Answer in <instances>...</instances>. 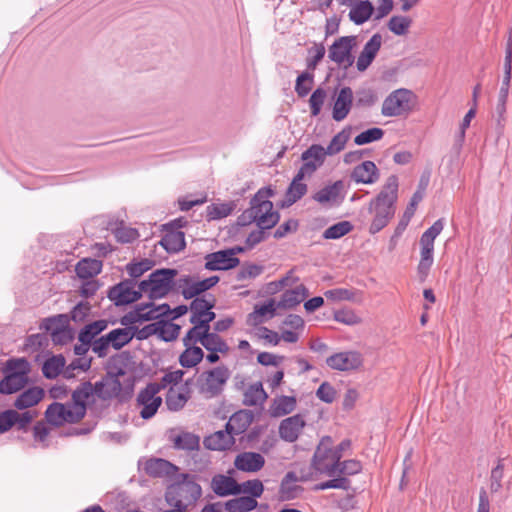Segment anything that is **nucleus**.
<instances>
[{
	"mask_svg": "<svg viewBox=\"0 0 512 512\" xmlns=\"http://www.w3.org/2000/svg\"><path fill=\"white\" fill-rule=\"evenodd\" d=\"M339 465V455L336 450L332 449V438L324 436L315 448L310 466L300 469L299 472L292 471L287 473L281 484V492L282 494L285 493V488L290 482H305L316 480L323 476H336Z\"/></svg>",
	"mask_w": 512,
	"mask_h": 512,
	"instance_id": "obj_1",
	"label": "nucleus"
},
{
	"mask_svg": "<svg viewBox=\"0 0 512 512\" xmlns=\"http://www.w3.org/2000/svg\"><path fill=\"white\" fill-rule=\"evenodd\" d=\"M398 198V178L391 175L387 178L380 193L371 200L369 212L373 215L369 232L375 234L388 225L395 213L394 204Z\"/></svg>",
	"mask_w": 512,
	"mask_h": 512,
	"instance_id": "obj_2",
	"label": "nucleus"
},
{
	"mask_svg": "<svg viewBox=\"0 0 512 512\" xmlns=\"http://www.w3.org/2000/svg\"><path fill=\"white\" fill-rule=\"evenodd\" d=\"M270 285L275 286L274 290L285 289L278 302V307L284 309L296 307L309 294L306 286L300 283L299 277L294 274V270H290L284 277L277 282H272Z\"/></svg>",
	"mask_w": 512,
	"mask_h": 512,
	"instance_id": "obj_3",
	"label": "nucleus"
},
{
	"mask_svg": "<svg viewBox=\"0 0 512 512\" xmlns=\"http://www.w3.org/2000/svg\"><path fill=\"white\" fill-rule=\"evenodd\" d=\"M188 311V307L185 305H180L173 310H170L169 305H155L153 302L147 304H141L135 307V309L129 312L122 320L123 324L128 323H137L143 321H149L158 319L161 316H165L167 314L171 315L172 319H176Z\"/></svg>",
	"mask_w": 512,
	"mask_h": 512,
	"instance_id": "obj_4",
	"label": "nucleus"
},
{
	"mask_svg": "<svg viewBox=\"0 0 512 512\" xmlns=\"http://www.w3.org/2000/svg\"><path fill=\"white\" fill-rule=\"evenodd\" d=\"M272 196L273 191L270 188H262L251 200L255 222L261 229H270L279 221V214L273 211V203L269 200Z\"/></svg>",
	"mask_w": 512,
	"mask_h": 512,
	"instance_id": "obj_5",
	"label": "nucleus"
},
{
	"mask_svg": "<svg viewBox=\"0 0 512 512\" xmlns=\"http://www.w3.org/2000/svg\"><path fill=\"white\" fill-rule=\"evenodd\" d=\"M417 104V96L408 89H397L383 101L381 113L386 117L406 116Z\"/></svg>",
	"mask_w": 512,
	"mask_h": 512,
	"instance_id": "obj_6",
	"label": "nucleus"
},
{
	"mask_svg": "<svg viewBox=\"0 0 512 512\" xmlns=\"http://www.w3.org/2000/svg\"><path fill=\"white\" fill-rule=\"evenodd\" d=\"M86 413V407L72 402L50 404L45 412L48 423L60 427L66 423L73 424L79 422Z\"/></svg>",
	"mask_w": 512,
	"mask_h": 512,
	"instance_id": "obj_7",
	"label": "nucleus"
},
{
	"mask_svg": "<svg viewBox=\"0 0 512 512\" xmlns=\"http://www.w3.org/2000/svg\"><path fill=\"white\" fill-rule=\"evenodd\" d=\"M176 275L174 269H159L151 273L148 280L140 282V287L150 299L162 298L173 288Z\"/></svg>",
	"mask_w": 512,
	"mask_h": 512,
	"instance_id": "obj_8",
	"label": "nucleus"
},
{
	"mask_svg": "<svg viewBox=\"0 0 512 512\" xmlns=\"http://www.w3.org/2000/svg\"><path fill=\"white\" fill-rule=\"evenodd\" d=\"M442 220H437L420 237V261L418 263V273L425 279L433 264L434 241L443 230Z\"/></svg>",
	"mask_w": 512,
	"mask_h": 512,
	"instance_id": "obj_9",
	"label": "nucleus"
},
{
	"mask_svg": "<svg viewBox=\"0 0 512 512\" xmlns=\"http://www.w3.org/2000/svg\"><path fill=\"white\" fill-rule=\"evenodd\" d=\"M134 336L135 330L132 327L117 328L96 339L92 343V350L99 357H104L108 354L110 348L119 350L127 345Z\"/></svg>",
	"mask_w": 512,
	"mask_h": 512,
	"instance_id": "obj_10",
	"label": "nucleus"
},
{
	"mask_svg": "<svg viewBox=\"0 0 512 512\" xmlns=\"http://www.w3.org/2000/svg\"><path fill=\"white\" fill-rule=\"evenodd\" d=\"M230 377L227 367L219 366L203 372L199 379V390L206 397L211 398L219 395Z\"/></svg>",
	"mask_w": 512,
	"mask_h": 512,
	"instance_id": "obj_11",
	"label": "nucleus"
},
{
	"mask_svg": "<svg viewBox=\"0 0 512 512\" xmlns=\"http://www.w3.org/2000/svg\"><path fill=\"white\" fill-rule=\"evenodd\" d=\"M182 342L184 350L179 355V364L186 369L196 367L205 357L203 339H198V337L186 333Z\"/></svg>",
	"mask_w": 512,
	"mask_h": 512,
	"instance_id": "obj_12",
	"label": "nucleus"
},
{
	"mask_svg": "<svg viewBox=\"0 0 512 512\" xmlns=\"http://www.w3.org/2000/svg\"><path fill=\"white\" fill-rule=\"evenodd\" d=\"M357 41L355 36H343L334 41L328 51L331 61L344 68L351 67L354 63L353 49Z\"/></svg>",
	"mask_w": 512,
	"mask_h": 512,
	"instance_id": "obj_13",
	"label": "nucleus"
},
{
	"mask_svg": "<svg viewBox=\"0 0 512 512\" xmlns=\"http://www.w3.org/2000/svg\"><path fill=\"white\" fill-rule=\"evenodd\" d=\"M41 328L50 333L54 344H67L74 337L73 330L69 327V318L64 314L44 319Z\"/></svg>",
	"mask_w": 512,
	"mask_h": 512,
	"instance_id": "obj_14",
	"label": "nucleus"
},
{
	"mask_svg": "<svg viewBox=\"0 0 512 512\" xmlns=\"http://www.w3.org/2000/svg\"><path fill=\"white\" fill-rule=\"evenodd\" d=\"M242 251L243 248L234 247L207 254L205 256V268L210 271L233 269L240 263L236 254Z\"/></svg>",
	"mask_w": 512,
	"mask_h": 512,
	"instance_id": "obj_15",
	"label": "nucleus"
},
{
	"mask_svg": "<svg viewBox=\"0 0 512 512\" xmlns=\"http://www.w3.org/2000/svg\"><path fill=\"white\" fill-rule=\"evenodd\" d=\"M159 391L157 384H149L139 392L137 406L140 408V416L143 419L153 417L161 406L162 398L158 395Z\"/></svg>",
	"mask_w": 512,
	"mask_h": 512,
	"instance_id": "obj_16",
	"label": "nucleus"
},
{
	"mask_svg": "<svg viewBox=\"0 0 512 512\" xmlns=\"http://www.w3.org/2000/svg\"><path fill=\"white\" fill-rule=\"evenodd\" d=\"M143 290L140 284L136 286L131 281H123L111 288L109 291V298L114 301L116 305H127L137 301Z\"/></svg>",
	"mask_w": 512,
	"mask_h": 512,
	"instance_id": "obj_17",
	"label": "nucleus"
},
{
	"mask_svg": "<svg viewBox=\"0 0 512 512\" xmlns=\"http://www.w3.org/2000/svg\"><path fill=\"white\" fill-rule=\"evenodd\" d=\"M329 368L338 371H351L363 365V358L359 352L344 351L335 353L326 359Z\"/></svg>",
	"mask_w": 512,
	"mask_h": 512,
	"instance_id": "obj_18",
	"label": "nucleus"
},
{
	"mask_svg": "<svg viewBox=\"0 0 512 512\" xmlns=\"http://www.w3.org/2000/svg\"><path fill=\"white\" fill-rule=\"evenodd\" d=\"M306 426V421L303 416L296 414L283 419L278 427L279 437L289 443L298 440Z\"/></svg>",
	"mask_w": 512,
	"mask_h": 512,
	"instance_id": "obj_19",
	"label": "nucleus"
},
{
	"mask_svg": "<svg viewBox=\"0 0 512 512\" xmlns=\"http://www.w3.org/2000/svg\"><path fill=\"white\" fill-rule=\"evenodd\" d=\"M219 282L218 276H211L206 279L198 280L192 277L182 279L180 285L182 294L186 299H191L197 295L211 289Z\"/></svg>",
	"mask_w": 512,
	"mask_h": 512,
	"instance_id": "obj_20",
	"label": "nucleus"
},
{
	"mask_svg": "<svg viewBox=\"0 0 512 512\" xmlns=\"http://www.w3.org/2000/svg\"><path fill=\"white\" fill-rule=\"evenodd\" d=\"M216 315L211 310L205 313L190 316L192 327L186 332L187 334L194 335L198 339L207 338L216 335V332H211L210 323L215 319Z\"/></svg>",
	"mask_w": 512,
	"mask_h": 512,
	"instance_id": "obj_21",
	"label": "nucleus"
},
{
	"mask_svg": "<svg viewBox=\"0 0 512 512\" xmlns=\"http://www.w3.org/2000/svg\"><path fill=\"white\" fill-rule=\"evenodd\" d=\"M326 156H328V153H326L323 146L311 145L302 153L301 158L304 163L300 169L305 171L307 175H312L324 163Z\"/></svg>",
	"mask_w": 512,
	"mask_h": 512,
	"instance_id": "obj_22",
	"label": "nucleus"
},
{
	"mask_svg": "<svg viewBox=\"0 0 512 512\" xmlns=\"http://www.w3.org/2000/svg\"><path fill=\"white\" fill-rule=\"evenodd\" d=\"M95 397L101 400H110L119 395L122 389L117 375L109 374L93 385Z\"/></svg>",
	"mask_w": 512,
	"mask_h": 512,
	"instance_id": "obj_23",
	"label": "nucleus"
},
{
	"mask_svg": "<svg viewBox=\"0 0 512 512\" xmlns=\"http://www.w3.org/2000/svg\"><path fill=\"white\" fill-rule=\"evenodd\" d=\"M203 348L208 352L205 358L210 364L218 362L220 355L225 356L230 350L227 342L218 334L204 338Z\"/></svg>",
	"mask_w": 512,
	"mask_h": 512,
	"instance_id": "obj_24",
	"label": "nucleus"
},
{
	"mask_svg": "<svg viewBox=\"0 0 512 512\" xmlns=\"http://www.w3.org/2000/svg\"><path fill=\"white\" fill-rule=\"evenodd\" d=\"M264 465L265 458L256 452H242L234 460L235 468L243 472L255 473L260 471Z\"/></svg>",
	"mask_w": 512,
	"mask_h": 512,
	"instance_id": "obj_25",
	"label": "nucleus"
},
{
	"mask_svg": "<svg viewBox=\"0 0 512 512\" xmlns=\"http://www.w3.org/2000/svg\"><path fill=\"white\" fill-rule=\"evenodd\" d=\"M353 104V92L349 87L342 88L333 104L332 118L335 121L344 120L349 114Z\"/></svg>",
	"mask_w": 512,
	"mask_h": 512,
	"instance_id": "obj_26",
	"label": "nucleus"
},
{
	"mask_svg": "<svg viewBox=\"0 0 512 512\" xmlns=\"http://www.w3.org/2000/svg\"><path fill=\"white\" fill-rule=\"evenodd\" d=\"M382 45V37L380 34H374L365 44L360 53L356 66L359 71H365L376 57Z\"/></svg>",
	"mask_w": 512,
	"mask_h": 512,
	"instance_id": "obj_27",
	"label": "nucleus"
},
{
	"mask_svg": "<svg viewBox=\"0 0 512 512\" xmlns=\"http://www.w3.org/2000/svg\"><path fill=\"white\" fill-rule=\"evenodd\" d=\"M379 170L374 162L364 161L354 167L351 178L356 183L374 184L379 179Z\"/></svg>",
	"mask_w": 512,
	"mask_h": 512,
	"instance_id": "obj_28",
	"label": "nucleus"
},
{
	"mask_svg": "<svg viewBox=\"0 0 512 512\" xmlns=\"http://www.w3.org/2000/svg\"><path fill=\"white\" fill-rule=\"evenodd\" d=\"M204 446L209 450L223 451L230 449L235 444V439L232 433L227 430H220L205 437L203 441Z\"/></svg>",
	"mask_w": 512,
	"mask_h": 512,
	"instance_id": "obj_29",
	"label": "nucleus"
},
{
	"mask_svg": "<svg viewBox=\"0 0 512 512\" xmlns=\"http://www.w3.org/2000/svg\"><path fill=\"white\" fill-rule=\"evenodd\" d=\"M211 488L216 495L221 497L239 494L238 482L234 478L223 474L215 475L212 478Z\"/></svg>",
	"mask_w": 512,
	"mask_h": 512,
	"instance_id": "obj_30",
	"label": "nucleus"
},
{
	"mask_svg": "<svg viewBox=\"0 0 512 512\" xmlns=\"http://www.w3.org/2000/svg\"><path fill=\"white\" fill-rule=\"evenodd\" d=\"M307 175V173L301 169L297 172L295 177L293 178L291 184L289 185L283 205L290 206L294 204L296 201L301 199L307 192V185L303 183V179Z\"/></svg>",
	"mask_w": 512,
	"mask_h": 512,
	"instance_id": "obj_31",
	"label": "nucleus"
},
{
	"mask_svg": "<svg viewBox=\"0 0 512 512\" xmlns=\"http://www.w3.org/2000/svg\"><path fill=\"white\" fill-rule=\"evenodd\" d=\"M253 421V414L247 410H240L235 412L226 423L225 428L229 430L232 435H240L244 433Z\"/></svg>",
	"mask_w": 512,
	"mask_h": 512,
	"instance_id": "obj_32",
	"label": "nucleus"
},
{
	"mask_svg": "<svg viewBox=\"0 0 512 512\" xmlns=\"http://www.w3.org/2000/svg\"><path fill=\"white\" fill-rule=\"evenodd\" d=\"M276 305L274 300H269L263 305H256L253 312L247 317V323L250 326H258L266 320L274 317Z\"/></svg>",
	"mask_w": 512,
	"mask_h": 512,
	"instance_id": "obj_33",
	"label": "nucleus"
},
{
	"mask_svg": "<svg viewBox=\"0 0 512 512\" xmlns=\"http://www.w3.org/2000/svg\"><path fill=\"white\" fill-rule=\"evenodd\" d=\"M145 470L151 476L162 477L173 475L177 467L167 460L157 458L148 460L145 465Z\"/></svg>",
	"mask_w": 512,
	"mask_h": 512,
	"instance_id": "obj_34",
	"label": "nucleus"
},
{
	"mask_svg": "<svg viewBox=\"0 0 512 512\" xmlns=\"http://www.w3.org/2000/svg\"><path fill=\"white\" fill-rule=\"evenodd\" d=\"M344 188L342 181H336L332 185H328L319 190L315 195L314 199L321 203H337L340 199V194Z\"/></svg>",
	"mask_w": 512,
	"mask_h": 512,
	"instance_id": "obj_35",
	"label": "nucleus"
},
{
	"mask_svg": "<svg viewBox=\"0 0 512 512\" xmlns=\"http://www.w3.org/2000/svg\"><path fill=\"white\" fill-rule=\"evenodd\" d=\"M296 403V398L293 396H278L270 406V413L274 417L287 415L294 411Z\"/></svg>",
	"mask_w": 512,
	"mask_h": 512,
	"instance_id": "obj_36",
	"label": "nucleus"
},
{
	"mask_svg": "<svg viewBox=\"0 0 512 512\" xmlns=\"http://www.w3.org/2000/svg\"><path fill=\"white\" fill-rule=\"evenodd\" d=\"M44 396L43 389L32 387L18 396L14 405L17 409H26L38 404Z\"/></svg>",
	"mask_w": 512,
	"mask_h": 512,
	"instance_id": "obj_37",
	"label": "nucleus"
},
{
	"mask_svg": "<svg viewBox=\"0 0 512 512\" xmlns=\"http://www.w3.org/2000/svg\"><path fill=\"white\" fill-rule=\"evenodd\" d=\"M75 270L79 278L89 279L101 272L102 262L97 259L84 258L77 263Z\"/></svg>",
	"mask_w": 512,
	"mask_h": 512,
	"instance_id": "obj_38",
	"label": "nucleus"
},
{
	"mask_svg": "<svg viewBox=\"0 0 512 512\" xmlns=\"http://www.w3.org/2000/svg\"><path fill=\"white\" fill-rule=\"evenodd\" d=\"M268 398L261 382H256L248 386L244 392L243 402L248 406L263 404Z\"/></svg>",
	"mask_w": 512,
	"mask_h": 512,
	"instance_id": "obj_39",
	"label": "nucleus"
},
{
	"mask_svg": "<svg viewBox=\"0 0 512 512\" xmlns=\"http://www.w3.org/2000/svg\"><path fill=\"white\" fill-rule=\"evenodd\" d=\"M160 244L170 253L179 252L185 247V235L182 231L167 232L161 239Z\"/></svg>",
	"mask_w": 512,
	"mask_h": 512,
	"instance_id": "obj_40",
	"label": "nucleus"
},
{
	"mask_svg": "<svg viewBox=\"0 0 512 512\" xmlns=\"http://www.w3.org/2000/svg\"><path fill=\"white\" fill-rule=\"evenodd\" d=\"M373 11L374 7L370 1H360L351 8L349 17L351 21L359 25L369 20Z\"/></svg>",
	"mask_w": 512,
	"mask_h": 512,
	"instance_id": "obj_41",
	"label": "nucleus"
},
{
	"mask_svg": "<svg viewBox=\"0 0 512 512\" xmlns=\"http://www.w3.org/2000/svg\"><path fill=\"white\" fill-rule=\"evenodd\" d=\"M325 297L332 301H352L359 302L362 299V293L355 289L335 288L324 292Z\"/></svg>",
	"mask_w": 512,
	"mask_h": 512,
	"instance_id": "obj_42",
	"label": "nucleus"
},
{
	"mask_svg": "<svg viewBox=\"0 0 512 512\" xmlns=\"http://www.w3.org/2000/svg\"><path fill=\"white\" fill-rule=\"evenodd\" d=\"M28 382V377L8 373L7 376L0 381V393L12 394L21 390Z\"/></svg>",
	"mask_w": 512,
	"mask_h": 512,
	"instance_id": "obj_43",
	"label": "nucleus"
},
{
	"mask_svg": "<svg viewBox=\"0 0 512 512\" xmlns=\"http://www.w3.org/2000/svg\"><path fill=\"white\" fill-rule=\"evenodd\" d=\"M258 505L257 500L245 496L233 498L225 502L224 508L227 512H250Z\"/></svg>",
	"mask_w": 512,
	"mask_h": 512,
	"instance_id": "obj_44",
	"label": "nucleus"
},
{
	"mask_svg": "<svg viewBox=\"0 0 512 512\" xmlns=\"http://www.w3.org/2000/svg\"><path fill=\"white\" fill-rule=\"evenodd\" d=\"M66 360L62 355H54L48 358L42 367L43 375L48 379L56 378L61 372L64 373Z\"/></svg>",
	"mask_w": 512,
	"mask_h": 512,
	"instance_id": "obj_45",
	"label": "nucleus"
},
{
	"mask_svg": "<svg viewBox=\"0 0 512 512\" xmlns=\"http://www.w3.org/2000/svg\"><path fill=\"white\" fill-rule=\"evenodd\" d=\"M235 209L233 202L212 203L206 207V219L208 221L219 220L229 216Z\"/></svg>",
	"mask_w": 512,
	"mask_h": 512,
	"instance_id": "obj_46",
	"label": "nucleus"
},
{
	"mask_svg": "<svg viewBox=\"0 0 512 512\" xmlns=\"http://www.w3.org/2000/svg\"><path fill=\"white\" fill-rule=\"evenodd\" d=\"M412 22L408 16L394 15L389 19L387 27L394 35L405 36L409 33Z\"/></svg>",
	"mask_w": 512,
	"mask_h": 512,
	"instance_id": "obj_47",
	"label": "nucleus"
},
{
	"mask_svg": "<svg viewBox=\"0 0 512 512\" xmlns=\"http://www.w3.org/2000/svg\"><path fill=\"white\" fill-rule=\"evenodd\" d=\"M106 320H98L93 323L86 325L79 334V340L84 345L87 346L91 343L93 338L101 333L103 330L107 328Z\"/></svg>",
	"mask_w": 512,
	"mask_h": 512,
	"instance_id": "obj_48",
	"label": "nucleus"
},
{
	"mask_svg": "<svg viewBox=\"0 0 512 512\" xmlns=\"http://www.w3.org/2000/svg\"><path fill=\"white\" fill-rule=\"evenodd\" d=\"M350 131V128H344L331 139L330 143L325 148L328 156L336 155L344 150L347 142L350 139Z\"/></svg>",
	"mask_w": 512,
	"mask_h": 512,
	"instance_id": "obj_49",
	"label": "nucleus"
},
{
	"mask_svg": "<svg viewBox=\"0 0 512 512\" xmlns=\"http://www.w3.org/2000/svg\"><path fill=\"white\" fill-rule=\"evenodd\" d=\"M239 494H245V497L260 498L264 492V485L259 479L247 480L243 483H238Z\"/></svg>",
	"mask_w": 512,
	"mask_h": 512,
	"instance_id": "obj_50",
	"label": "nucleus"
},
{
	"mask_svg": "<svg viewBox=\"0 0 512 512\" xmlns=\"http://www.w3.org/2000/svg\"><path fill=\"white\" fill-rule=\"evenodd\" d=\"M199 443V437L189 432H182L174 438V446L178 449L196 450L199 448Z\"/></svg>",
	"mask_w": 512,
	"mask_h": 512,
	"instance_id": "obj_51",
	"label": "nucleus"
},
{
	"mask_svg": "<svg viewBox=\"0 0 512 512\" xmlns=\"http://www.w3.org/2000/svg\"><path fill=\"white\" fill-rule=\"evenodd\" d=\"M94 390L93 384L90 382L83 383L80 387H78L72 394V404H79L81 406L86 407V403L90 399H94Z\"/></svg>",
	"mask_w": 512,
	"mask_h": 512,
	"instance_id": "obj_52",
	"label": "nucleus"
},
{
	"mask_svg": "<svg viewBox=\"0 0 512 512\" xmlns=\"http://www.w3.org/2000/svg\"><path fill=\"white\" fill-rule=\"evenodd\" d=\"M188 400L187 395L178 389L170 388L166 396V405L171 411H178Z\"/></svg>",
	"mask_w": 512,
	"mask_h": 512,
	"instance_id": "obj_53",
	"label": "nucleus"
},
{
	"mask_svg": "<svg viewBox=\"0 0 512 512\" xmlns=\"http://www.w3.org/2000/svg\"><path fill=\"white\" fill-rule=\"evenodd\" d=\"M252 335L258 339L263 341L265 344L271 345V346H277L280 343V336L279 333L276 331H273L265 326H259L257 327L253 332Z\"/></svg>",
	"mask_w": 512,
	"mask_h": 512,
	"instance_id": "obj_54",
	"label": "nucleus"
},
{
	"mask_svg": "<svg viewBox=\"0 0 512 512\" xmlns=\"http://www.w3.org/2000/svg\"><path fill=\"white\" fill-rule=\"evenodd\" d=\"M352 229L353 226L349 221L338 222L327 228L323 233V237L325 239H338L348 234Z\"/></svg>",
	"mask_w": 512,
	"mask_h": 512,
	"instance_id": "obj_55",
	"label": "nucleus"
},
{
	"mask_svg": "<svg viewBox=\"0 0 512 512\" xmlns=\"http://www.w3.org/2000/svg\"><path fill=\"white\" fill-rule=\"evenodd\" d=\"M383 135L384 131L381 128L373 127L358 134L354 138V143L359 146L365 145L382 139Z\"/></svg>",
	"mask_w": 512,
	"mask_h": 512,
	"instance_id": "obj_56",
	"label": "nucleus"
},
{
	"mask_svg": "<svg viewBox=\"0 0 512 512\" xmlns=\"http://www.w3.org/2000/svg\"><path fill=\"white\" fill-rule=\"evenodd\" d=\"M6 370L8 373L28 377L30 364L25 358L10 359L6 363Z\"/></svg>",
	"mask_w": 512,
	"mask_h": 512,
	"instance_id": "obj_57",
	"label": "nucleus"
},
{
	"mask_svg": "<svg viewBox=\"0 0 512 512\" xmlns=\"http://www.w3.org/2000/svg\"><path fill=\"white\" fill-rule=\"evenodd\" d=\"M313 86V75L309 72H303L297 77L295 91L299 97H305L311 91Z\"/></svg>",
	"mask_w": 512,
	"mask_h": 512,
	"instance_id": "obj_58",
	"label": "nucleus"
},
{
	"mask_svg": "<svg viewBox=\"0 0 512 512\" xmlns=\"http://www.w3.org/2000/svg\"><path fill=\"white\" fill-rule=\"evenodd\" d=\"M362 470V465L358 460L349 459V460H340V465L337 470L336 476H352L358 474Z\"/></svg>",
	"mask_w": 512,
	"mask_h": 512,
	"instance_id": "obj_59",
	"label": "nucleus"
},
{
	"mask_svg": "<svg viewBox=\"0 0 512 512\" xmlns=\"http://www.w3.org/2000/svg\"><path fill=\"white\" fill-rule=\"evenodd\" d=\"M334 319L345 325H357L362 322L361 317L351 309H341L334 313Z\"/></svg>",
	"mask_w": 512,
	"mask_h": 512,
	"instance_id": "obj_60",
	"label": "nucleus"
},
{
	"mask_svg": "<svg viewBox=\"0 0 512 512\" xmlns=\"http://www.w3.org/2000/svg\"><path fill=\"white\" fill-rule=\"evenodd\" d=\"M181 327L172 322H164L158 328V334L164 341H173L180 334Z\"/></svg>",
	"mask_w": 512,
	"mask_h": 512,
	"instance_id": "obj_61",
	"label": "nucleus"
},
{
	"mask_svg": "<svg viewBox=\"0 0 512 512\" xmlns=\"http://www.w3.org/2000/svg\"><path fill=\"white\" fill-rule=\"evenodd\" d=\"M327 97L326 91L322 88H317L309 99L311 114L317 116L321 112V108Z\"/></svg>",
	"mask_w": 512,
	"mask_h": 512,
	"instance_id": "obj_62",
	"label": "nucleus"
},
{
	"mask_svg": "<svg viewBox=\"0 0 512 512\" xmlns=\"http://www.w3.org/2000/svg\"><path fill=\"white\" fill-rule=\"evenodd\" d=\"M215 305V300L213 298L211 299H205V298H199L196 297L190 305V316H194L197 314L205 313L208 311H211L212 308Z\"/></svg>",
	"mask_w": 512,
	"mask_h": 512,
	"instance_id": "obj_63",
	"label": "nucleus"
},
{
	"mask_svg": "<svg viewBox=\"0 0 512 512\" xmlns=\"http://www.w3.org/2000/svg\"><path fill=\"white\" fill-rule=\"evenodd\" d=\"M114 236L120 243H130L139 237V233L134 228L119 226L115 229Z\"/></svg>",
	"mask_w": 512,
	"mask_h": 512,
	"instance_id": "obj_64",
	"label": "nucleus"
}]
</instances>
